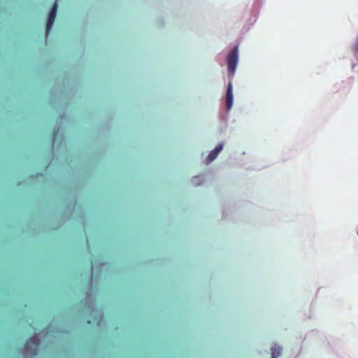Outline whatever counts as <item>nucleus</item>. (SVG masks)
<instances>
[{"instance_id": "1", "label": "nucleus", "mask_w": 358, "mask_h": 358, "mask_svg": "<svg viewBox=\"0 0 358 358\" xmlns=\"http://www.w3.org/2000/svg\"><path fill=\"white\" fill-rule=\"evenodd\" d=\"M39 346L40 339L37 335H34L27 341L24 345V352L31 356H36Z\"/></svg>"}, {"instance_id": "2", "label": "nucleus", "mask_w": 358, "mask_h": 358, "mask_svg": "<svg viewBox=\"0 0 358 358\" xmlns=\"http://www.w3.org/2000/svg\"><path fill=\"white\" fill-rule=\"evenodd\" d=\"M238 46L236 45L231 50L227 56L228 70L231 77H233L235 73L238 64Z\"/></svg>"}, {"instance_id": "3", "label": "nucleus", "mask_w": 358, "mask_h": 358, "mask_svg": "<svg viewBox=\"0 0 358 358\" xmlns=\"http://www.w3.org/2000/svg\"><path fill=\"white\" fill-rule=\"evenodd\" d=\"M57 12V0H55L48 17V20L46 23V35L48 34V32L51 29V27L55 22L56 15Z\"/></svg>"}, {"instance_id": "4", "label": "nucleus", "mask_w": 358, "mask_h": 358, "mask_svg": "<svg viewBox=\"0 0 358 358\" xmlns=\"http://www.w3.org/2000/svg\"><path fill=\"white\" fill-rule=\"evenodd\" d=\"M233 86L232 82L229 81L226 92V109L229 110L233 105Z\"/></svg>"}, {"instance_id": "5", "label": "nucleus", "mask_w": 358, "mask_h": 358, "mask_svg": "<svg viewBox=\"0 0 358 358\" xmlns=\"http://www.w3.org/2000/svg\"><path fill=\"white\" fill-rule=\"evenodd\" d=\"M223 145L222 144L217 145L213 150H212L207 157L208 162H211L213 161L217 156V155L222 150Z\"/></svg>"}, {"instance_id": "6", "label": "nucleus", "mask_w": 358, "mask_h": 358, "mask_svg": "<svg viewBox=\"0 0 358 358\" xmlns=\"http://www.w3.org/2000/svg\"><path fill=\"white\" fill-rule=\"evenodd\" d=\"M282 348L280 346L275 345L271 348L272 358H278L281 354Z\"/></svg>"}, {"instance_id": "7", "label": "nucleus", "mask_w": 358, "mask_h": 358, "mask_svg": "<svg viewBox=\"0 0 358 358\" xmlns=\"http://www.w3.org/2000/svg\"><path fill=\"white\" fill-rule=\"evenodd\" d=\"M352 51L355 57L358 59V38L356 39V42L352 47Z\"/></svg>"}]
</instances>
